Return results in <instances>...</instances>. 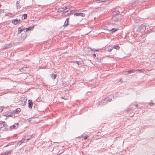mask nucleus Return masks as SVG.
Instances as JSON below:
<instances>
[{"label": "nucleus", "instance_id": "obj_1", "mask_svg": "<svg viewBox=\"0 0 155 155\" xmlns=\"http://www.w3.org/2000/svg\"><path fill=\"white\" fill-rule=\"evenodd\" d=\"M26 98L25 97H21L20 100V104L21 106L25 105L26 103Z\"/></svg>", "mask_w": 155, "mask_h": 155}, {"label": "nucleus", "instance_id": "obj_2", "mask_svg": "<svg viewBox=\"0 0 155 155\" xmlns=\"http://www.w3.org/2000/svg\"><path fill=\"white\" fill-rule=\"evenodd\" d=\"M19 124L18 123H15L12 126H10L9 127V130H12L13 129H17L18 126Z\"/></svg>", "mask_w": 155, "mask_h": 155}, {"label": "nucleus", "instance_id": "obj_3", "mask_svg": "<svg viewBox=\"0 0 155 155\" xmlns=\"http://www.w3.org/2000/svg\"><path fill=\"white\" fill-rule=\"evenodd\" d=\"M107 99L105 98V99L102 100L100 102V104L104 105L106 104L108 101Z\"/></svg>", "mask_w": 155, "mask_h": 155}, {"label": "nucleus", "instance_id": "obj_4", "mask_svg": "<svg viewBox=\"0 0 155 155\" xmlns=\"http://www.w3.org/2000/svg\"><path fill=\"white\" fill-rule=\"evenodd\" d=\"M28 69V67H24L21 68L20 69V71L22 73H25V72Z\"/></svg>", "mask_w": 155, "mask_h": 155}, {"label": "nucleus", "instance_id": "obj_5", "mask_svg": "<svg viewBox=\"0 0 155 155\" xmlns=\"http://www.w3.org/2000/svg\"><path fill=\"white\" fill-rule=\"evenodd\" d=\"M12 153V150L6 151L4 153H2L0 155H8Z\"/></svg>", "mask_w": 155, "mask_h": 155}, {"label": "nucleus", "instance_id": "obj_6", "mask_svg": "<svg viewBox=\"0 0 155 155\" xmlns=\"http://www.w3.org/2000/svg\"><path fill=\"white\" fill-rule=\"evenodd\" d=\"M28 107L30 108H31L32 107L33 102L31 100H29L28 101Z\"/></svg>", "mask_w": 155, "mask_h": 155}, {"label": "nucleus", "instance_id": "obj_7", "mask_svg": "<svg viewBox=\"0 0 155 155\" xmlns=\"http://www.w3.org/2000/svg\"><path fill=\"white\" fill-rule=\"evenodd\" d=\"M74 15L76 16H80L82 17H84L85 15L84 13H75L74 14Z\"/></svg>", "mask_w": 155, "mask_h": 155}, {"label": "nucleus", "instance_id": "obj_8", "mask_svg": "<svg viewBox=\"0 0 155 155\" xmlns=\"http://www.w3.org/2000/svg\"><path fill=\"white\" fill-rule=\"evenodd\" d=\"M146 28V27L145 25H141L140 28V30H141L142 32H143L145 30Z\"/></svg>", "mask_w": 155, "mask_h": 155}, {"label": "nucleus", "instance_id": "obj_9", "mask_svg": "<svg viewBox=\"0 0 155 155\" xmlns=\"http://www.w3.org/2000/svg\"><path fill=\"white\" fill-rule=\"evenodd\" d=\"M20 20H18L17 19H15L13 20L12 21V23L15 25H16L19 22H20Z\"/></svg>", "mask_w": 155, "mask_h": 155}, {"label": "nucleus", "instance_id": "obj_10", "mask_svg": "<svg viewBox=\"0 0 155 155\" xmlns=\"http://www.w3.org/2000/svg\"><path fill=\"white\" fill-rule=\"evenodd\" d=\"M66 96L64 95V97H61V98L63 99H64L65 100H68L70 98V97L69 96H68V95L69 96V94H66Z\"/></svg>", "mask_w": 155, "mask_h": 155}, {"label": "nucleus", "instance_id": "obj_11", "mask_svg": "<svg viewBox=\"0 0 155 155\" xmlns=\"http://www.w3.org/2000/svg\"><path fill=\"white\" fill-rule=\"evenodd\" d=\"M114 98L113 96L111 95H109L108 96V97L106 98H107V100H108V101L109 102H110L112 100V98Z\"/></svg>", "mask_w": 155, "mask_h": 155}, {"label": "nucleus", "instance_id": "obj_12", "mask_svg": "<svg viewBox=\"0 0 155 155\" xmlns=\"http://www.w3.org/2000/svg\"><path fill=\"white\" fill-rule=\"evenodd\" d=\"M6 125L5 122L4 121L1 122L0 123V128H2L4 127H5Z\"/></svg>", "mask_w": 155, "mask_h": 155}, {"label": "nucleus", "instance_id": "obj_13", "mask_svg": "<svg viewBox=\"0 0 155 155\" xmlns=\"http://www.w3.org/2000/svg\"><path fill=\"white\" fill-rule=\"evenodd\" d=\"M69 24V18H67L66 20V21H65L64 24L63 25L64 27L67 26Z\"/></svg>", "mask_w": 155, "mask_h": 155}, {"label": "nucleus", "instance_id": "obj_14", "mask_svg": "<svg viewBox=\"0 0 155 155\" xmlns=\"http://www.w3.org/2000/svg\"><path fill=\"white\" fill-rule=\"evenodd\" d=\"M133 71H134L133 70H130L127 71H125L124 73V74H131L133 73Z\"/></svg>", "mask_w": 155, "mask_h": 155}, {"label": "nucleus", "instance_id": "obj_15", "mask_svg": "<svg viewBox=\"0 0 155 155\" xmlns=\"http://www.w3.org/2000/svg\"><path fill=\"white\" fill-rule=\"evenodd\" d=\"M24 30V28H22L21 27H20L18 28V33L19 34H20L21 33L22 31Z\"/></svg>", "mask_w": 155, "mask_h": 155}, {"label": "nucleus", "instance_id": "obj_16", "mask_svg": "<svg viewBox=\"0 0 155 155\" xmlns=\"http://www.w3.org/2000/svg\"><path fill=\"white\" fill-rule=\"evenodd\" d=\"M112 48H113H113H115V49H117V50H118L120 48V47L117 45H115L113 47H112Z\"/></svg>", "mask_w": 155, "mask_h": 155}, {"label": "nucleus", "instance_id": "obj_17", "mask_svg": "<svg viewBox=\"0 0 155 155\" xmlns=\"http://www.w3.org/2000/svg\"><path fill=\"white\" fill-rule=\"evenodd\" d=\"M113 49V48L112 47L110 48H106V51L108 52H110Z\"/></svg>", "mask_w": 155, "mask_h": 155}, {"label": "nucleus", "instance_id": "obj_18", "mask_svg": "<svg viewBox=\"0 0 155 155\" xmlns=\"http://www.w3.org/2000/svg\"><path fill=\"white\" fill-rule=\"evenodd\" d=\"M57 77V75L56 74H52L51 77L52 79L54 80L55 79L56 77Z\"/></svg>", "mask_w": 155, "mask_h": 155}, {"label": "nucleus", "instance_id": "obj_19", "mask_svg": "<svg viewBox=\"0 0 155 155\" xmlns=\"http://www.w3.org/2000/svg\"><path fill=\"white\" fill-rule=\"evenodd\" d=\"M58 12H60L64 11V7L58 9Z\"/></svg>", "mask_w": 155, "mask_h": 155}, {"label": "nucleus", "instance_id": "obj_20", "mask_svg": "<svg viewBox=\"0 0 155 155\" xmlns=\"http://www.w3.org/2000/svg\"><path fill=\"white\" fill-rule=\"evenodd\" d=\"M21 111V109L20 108H18L15 110V113L18 114Z\"/></svg>", "mask_w": 155, "mask_h": 155}, {"label": "nucleus", "instance_id": "obj_21", "mask_svg": "<svg viewBox=\"0 0 155 155\" xmlns=\"http://www.w3.org/2000/svg\"><path fill=\"white\" fill-rule=\"evenodd\" d=\"M120 13V12L118 10H116L113 13L114 15H117L119 14Z\"/></svg>", "mask_w": 155, "mask_h": 155}, {"label": "nucleus", "instance_id": "obj_22", "mask_svg": "<svg viewBox=\"0 0 155 155\" xmlns=\"http://www.w3.org/2000/svg\"><path fill=\"white\" fill-rule=\"evenodd\" d=\"M76 63L78 65H82L83 64L82 62H81V61H76Z\"/></svg>", "mask_w": 155, "mask_h": 155}, {"label": "nucleus", "instance_id": "obj_23", "mask_svg": "<svg viewBox=\"0 0 155 155\" xmlns=\"http://www.w3.org/2000/svg\"><path fill=\"white\" fill-rule=\"evenodd\" d=\"M19 3L18 1H17L16 2V5L17 8V9H18L19 8H20V6L18 5V4H19Z\"/></svg>", "mask_w": 155, "mask_h": 155}, {"label": "nucleus", "instance_id": "obj_24", "mask_svg": "<svg viewBox=\"0 0 155 155\" xmlns=\"http://www.w3.org/2000/svg\"><path fill=\"white\" fill-rule=\"evenodd\" d=\"M118 29H116V28H113L111 30H110V31H112V33H114Z\"/></svg>", "mask_w": 155, "mask_h": 155}, {"label": "nucleus", "instance_id": "obj_25", "mask_svg": "<svg viewBox=\"0 0 155 155\" xmlns=\"http://www.w3.org/2000/svg\"><path fill=\"white\" fill-rule=\"evenodd\" d=\"M96 61L98 62H100L101 61V58L100 57H97L96 58Z\"/></svg>", "mask_w": 155, "mask_h": 155}, {"label": "nucleus", "instance_id": "obj_26", "mask_svg": "<svg viewBox=\"0 0 155 155\" xmlns=\"http://www.w3.org/2000/svg\"><path fill=\"white\" fill-rule=\"evenodd\" d=\"M23 19H25L27 18V15L26 14H24L23 15Z\"/></svg>", "mask_w": 155, "mask_h": 155}, {"label": "nucleus", "instance_id": "obj_27", "mask_svg": "<svg viewBox=\"0 0 155 155\" xmlns=\"http://www.w3.org/2000/svg\"><path fill=\"white\" fill-rule=\"evenodd\" d=\"M89 49L90 50H89V51H94V52H95V51H98L99 50L98 49L94 50L91 48H89Z\"/></svg>", "mask_w": 155, "mask_h": 155}, {"label": "nucleus", "instance_id": "obj_28", "mask_svg": "<svg viewBox=\"0 0 155 155\" xmlns=\"http://www.w3.org/2000/svg\"><path fill=\"white\" fill-rule=\"evenodd\" d=\"M23 140H22V139L20 141L19 143H20V144H21L23 143H25V142L23 141Z\"/></svg>", "mask_w": 155, "mask_h": 155}, {"label": "nucleus", "instance_id": "obj_29", "mask_svg": "<svg viewBox=\"0 0 155 155\" xmlns=\"http://www.w3.org/2000/svg\"><path fill=\"white\" fill-rule=\"evenodd\" d=\"M34 134H32V135H31L29 137H30L29 138H30V139H31L32 137H34Z\"/></svg>", "mask_w": 155, "mask_h": 155}, {"label": "nucleus", "instance_id": "obj_30", "mask_svg": "<svg viewBox=\"0 0 155 155\" xmlns=\"http://www.w3.org/2000/svg\"><path fill=\"white\" fill-rule=\"evenodd\" d=\"M34 26H33V27H30L28 28V29H29V31L31 30V29H33L34 28Z\"/></svg>", "mask_w": 155, "mask_h": 155}, {"label": "nucleus", "instance_id": "obj_31", "mask_svg": "<svg viewBox=\"0 0 155 155\" xmlns=\"http://www.w3.org/2000/svg\"><path fill=\"white\" fill-rule=\"evenodd\" d=\"M24 29H25V30H26V31H25H25L27 32V31H29V29H28V28H24Z\"/></svg>", "mask_w": 155, "mask_h": 155}, {"label": "nucleus", "instance_id": "obj_32", "mask_svg": "<svg viewBox=\"0 0 155 155\" xmlns=\"http://www.w3.org/2000/svg\"><path fill=\"white\" fill-rule=\"evenodd\" d=\"M3 110V108L2 107H0V112H1Z\"/></svg>", "mask_w": 155, "mask_h": 155}, {"label": "nucleus", "instance_id": "obj_33", "mask_svg": "<svg viewBox=\"0 0 155 155\" xmlns=\"http://www.w3.org/2000/svg\"><path fill=\"white\" fill-rule=\"evenodd\" d=\"M22 140H23L25 142H25H26V137H25V138H23L22 139Z\"/></svg>", "mask_w": 155, "mask_h": 155}, {"label": "nucleus", "instance_id": "obj_34", "mask_svg": "<svg viewBox=\"0 0 155 155\" xmlns=\"http://www.w3.org/2000/svg\"><path fill=\"white\" fill-rule=\"evenodd\" d=\"M154 103H150L149 104V105L150 106H152L153 105Z\"/></svg>", "mask_w": 155, "mask_h": 155}, {"label": "nucleus", "instance_id": "obj_35", "mask_svg": "<svg viewBox=\"0 0 155 155\" xmlns=\"http://www.w3.org/2000/svg\"><path fill=\"white\" fill-rule=\"evenodd\" d=\"M136 71H142V70L138 69H137V70H136Z\"/></svg>", "mask_w": 155, "mask_h": 155}, {"label": "nucleus", "instance_id": "obj_36", "mask_svg": "<svg viewBox=\"0 0 155 155\" xmlns=\"http://www.w3.org/2000/svg\"><path fill=\"white\" fill-rule=\"evenodd\" d=\"M74 11H73V10H72L71 11H70V13H74Z\"/></svg>", "mask_w": 155, "mask_h": 155}, {"label": "nucleus", "instance_id": "obj_37", "mask_svg": "<svg viewBox=\"0 0 155 155\" xmlns=\"http://www.w3.org/2000/svg\"><path fill=\"white\" fill-rule=\"evenodd\" d=\"M96 56V54H94L93 55V57L94 58H95Z\"/></svg>", "mask_w": 155, "mask_h": 155}, {"label": "nucleus", "instance_id": "obj_38", "mask_svg": "<svg viewBox=\"0 0 155 155\" xmlns=\"http://www.w3.org/2000/svg\"><path fill=\"white\" fill-rule=\"evenodd\" d=\"M88 137L87 136H85L84 137V139L85 140H86V139H87Z\"/></svg>", "mask_w": 155, "mask_h": 155}, {"label": "nucleus", "instance_id": "obj_39", "mask_svg": "<svg viewBox=\"0 0 155 155\" xmlns=\"http://www.w3.org/2000/svg\"><path fill=\"white\" fill-rule=\"evenodd\" d=\"M30 140V138H28V139H26V142L27 141L29 140Z\"/></svg>", "mask_w": 155, "mask_h": 155}, {"label": "nucleus", "instance_id": "obj_40", "mask_svg": "<svg viewBox=\"0 0 155 155\" xmlns=\"http://www.w3.org/2000/svg\"><path fill=\"white\" fill-rule=\"evenodd\" d=\"M64 10H65L66 9L68 8L67 7H64Z\"/></svg>", "mask_w": 155, "mask_h": 155}, {"label": "nucleus", "instance_id": "obj_41", "mask_svg": "<svg viewBox=\"0 0 155 155\" xmlns=\"http://www.w3.org/2000/svg\"><path fill=\"white\" fill-rule=\"evenodd\" d=\"M138 106V105H137V104H135V107H137Z\"/></svg>", "mask_w": 155, "mask_h": 155}, {"label": "nucleus", "instance_id": "obj_42", "mask_svg": "<svg viewBox=\"0 0 155 155\" xmlns=\"http://www.w3.org/2000/svg\"><path fill=\"white\" fill-rule=\"evenodd\" d=\"M4 10H1V12L0 13H1L2 12H4Z\"/></svg>", "mask_w": 155, "mask_h": 155}, {"label": "nucleus", "instance_id": "obj_43", "mask_svg": "<svg viewBox=\"0 0 155 155\" xmlns=\"http://www.w3.org/2000/svg\"><path fill=\"white\" fill-rule=\"evenodd\" d=\"M130 110H131V109H130L128 110L127 111H130Z\"/></svg>", "mask_w": 155, "mask_h": 155}, {"label": "nucleus", "instance_id": "obj_44", "mask_svg": "<svg viewBox=\"0 0 155 155\" xmlns=\"http://www.w3.org/2000/svg\"><path fill=\"white\" fill-rule=\"evenodd\" d=\"M62 153H59L58 154H57V155H60V154H61Z\"/></svg>", "mask_w": 155, "mask_h": 155}, {"label": "nucleus", "instance_id": "obj_45", "mask_svg": "<svg viewBox=\"0 0 155 155\" xmlns=\"http://www.w3.org/2000/svg\"><path fill=\"white\" fill-rule=\"evenodd\" d=\"M9 14H12L11 13H9Z\"/></svg>", "mask_w": 155, "mask_h": 155}, {"label": "nucleus", "instance_id": "obj_46", "mask_svg": "<svg viewBox=\"0 0 155 155\" xmlns=\"http://www.w3.org/2000/svg\"><path fill=\"white\" fill-rule=\"evenodd\" d=\"M64 14V13H62V15H63V14Z\"/></svg>", "mask_w": 155, "mask_h": 155}, {"label": "nucleus", "instance_id": "obj_47", "mask_svg": "<svg viewBox=\"0 0 155 155\" xmlns=\"http://www.w3.org/2000/svg\"><path fill=\"white\" fill-rule=\"evenodd\" d=\"M68 12V11H67L66 12Z\"/></svg>", "mask_w": 155, "mask_h": 155}, {"label": "nucleus", "instance_id": "obj_48", "mask_svg": "<svg viewBox=\"0 0 155 155\" xmlns=\"http://www.w3.org/2000/svg\"><path fill=\"white\" fill-rule=\"evenodd\" d=\"M96 0L97 1H98V0Z\"/></svg>", "mask_w": 155, "mask_h": 155}]
</instances>
